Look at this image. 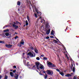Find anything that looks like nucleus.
Instances as JSON below:
<instances>
[{
	"label": "nucleus",
	"mask_w": 79,
	"mask_h": 79,
	"mask_svg": "<svg viewBox=\"0 0 79 79\" xmlns=\"http://www.w3.org/2000/svg\"><path fill=\"white\" fill-rule=\"evenodd\" d=\"M47 77H48V75L46 74H45V75L44 76V78L46 79L47 78Z\"/></svg>",
	"instance_id": "21"
},
{
	"label": "nucleus",
	"mask_w": 79,
	"mask_h": 79,
	"mask_svg": "<svg viewBox=\"0 0 79 79\" xmlns=\"http://www.w3.org/2000/svg\"><path fill=\"white\" fill-rule=\"evenodd\" d=\"M10 71H13V70H12V69H10Z\"/></svg>",
	"instance_id": "55"
},
{
	"label": "nucleus",
	"mask_w": 79,
	"mask_h": 79,
	"mask_svg": "<svg viewBox=\"0 0 79 79\" xmlns=\"http://www.w3.org/2000/svg\"><path fill=\"white\" fill-rule=\"evenodd\" d=\"M10 75L12 77V76H14V74H13V72H11L10 73Z\"/></svg>",
	"instance_id": "12"
},
{
	"label": "nucleus",
	"mask_w": 79,
	"mask_h": 79,
	"mask_svg": "<svg viewBox=\"0 0 79 79\" xmlns=\"http://www.w3.org/2000/svg\"><path fill=\"white\" fill-rule=\"evenodd\" d=\"M16 23L17 24H19V22L18 21H16Z\"/></svg>",
	"instance_id": "42"
},
{
	"label": "nucleus",
	"mask_w": 79,
	"mask_h": 79,
	"mask_svg": "<svg viewBox=\"0 0 79 79\" xmlns=\"http://www.w3.org/2000/svg\"><path fill=\"white\" fill-rule=\"evenodd\" d=\"M24 42H20V44H24Z\"/></svg>",
	"instance_id": "33"
},
{
	"label": "nucleus",
	"mask_w": 79,
	"mask_h": 79,
	"mask_svg": "<svg viewBox=\"0 0 79 79\" xmlns=\"http://www.w3.org/2000/svg\"><path fill=\"white\" fill-rule=\"evenodd\" d=\"M51 35H54V31H53V30H52L51 31Z\"/></svg>",
	"instance_id": "13"
},
{
	"label": "nucleus",
	"mask_w": 79,
	"mask_h": 79,
	"mask_svg": "<svg viewBox=\"0 0 79 79\" xmlns=\"http://www.w3.org/2000/svg\"><path fill=\"white\" fill-rule=\"evenodd\" d=\"M16 72V69H15L14 70H13V72L15 73Z\"/></svg>",
	"instance_id": "41"
},
{
	"label": "nucleus",
	"mask_w": 79,
	"mask_h": 79,
	"mask_svg": "<svg viewBox=\"0 0 79 79\" xmlns=\"http://www.w3.org/2000/svg\"><path fill=\"white\" fill-rule=\"evenodd\" d=\"M41 23H43V21H42V20H41Z\"/></svg>",
	"instance_id": "52"
},
{
	"label": "nucleus",
	"mask_w": 79,
	"mask_h": 79,
	"mask_svg": "<svg viewBox=\"0 0 79 79\" xmlns=\"http://www.w3.org/2000/svg\"><path fill=\"white\" fill-rule=\"evenodd\" d=\"M36 71H37V72H38V70H36Z\"/></svg>",
	"instance_id": "64"
},
{
	"label": "nucleus",
	"mask_w": 79,
	"mask_h": 79,
	"mask_svg": "<svg viewBox=\"0 0 79 79\" xmlns=\"http://www.w3.org/2000/svg\"><path fill=\"white\" fill-rule=\"evenodd\" d=\"M41 56L43 57V56H45L44 55H41Z\"/></svg>",
	"instance_id": "44"
},
{
	"label": "nucleus",
	"mask_w": 79,
	"mask_h": 79,
	"mask_svg": "<svg viewBox=\"0 0 79 79\" xmlns=\"http://www.w3.org/2000/svg\"><path fill=\"white\" fill-rule=\"evenodd\" d=\"M65 76L66 77H71L72 76V75L71 74H66L65 75Z\"/></svg>",
	"instance_id": "8"
},
{
	"label": "nucleus",
	"mask_w": 79,
	"mask_h": 79,
	"mask_svg": "<svg viewBox=\"0 0 79 79\" xmlns=\"http://www.w3.org/2000/svg\"><path fill=\"white\" fill-rule=\"evenodd\" d=\"M28 55H31L32 57H34L35 56V53L33 52V53L31 52H30L28 53Z\"/></svg>",
	"instance_id": "5"
},
{
	"label": "nucleus",
	"mask_w": 79,
	"mask_h": 79,
	"mask_svg": "<svg viewBox=\"0 0 79 79\" xmlns=\"http://www.w3.org/2000/svg\"><path fill=\"white\" fill-rule=\"evenodd\" d=\"M35 15L36 18H37V14H35Z\"/></svg>",
	"instance_id": "36"
},
{
	"label": "nucleus",
	"mask_w": 79,
	"mask_h": 79,
	"mask_svg": "<svg viewBox=\"0 0 79 79\" xmlns=\"http://www.w3.org/2000/svg\"><path fill=\"white\" fill-rule=\"evenodd\" d=\"M2 44H5V41H0V43Z\"/></svg>",
	"instance_id": "26"
},
{
	"label": "nucleus",
	"mask_w": 79,
	"mask_h": 79,
	"mask_svg": "<svg viewBox=\"0 0 79 79\" xmlns=\"http://www.w3.org/2000/svg\"><path fill=\"white\" fill-rule=\"evenodd\" d=\"M73 79H77V77H76V76H74V77H73Z\"/></svg>",
	"instance_id": "31"
},
{
	"label": "nucleus",
	"mask_w": 79,
	"mask_h": 79,
	"mask_svg": "<svg viewBox=\"0 0 79 79\" xmlns=\"http://www.w3.org/2000/svg\"><path fill=\"white\" fill-rule=\"evenodd\" d=\"M15 34H17V33L16 32H15Z\"/></svg>",
	"instance_id": "58"
},
{
	"label": "nucleus",
	"mask_w": 79,
	"mask_h": 79,
	"mask_svg": "<svg viewBox=\"0 0 79 79\" xmlns=\"http://www.w3.org/2000/svg\"><path fill=\"white\" fill-rule=\"evenodd\" d=\"M66 56L67 58V57H68V56L67 55H66Z\"/></svg>",
	"instance_id": "57"
},
{
	"label": "nucleus",
	"mask_w": 79,
	"mask_h": 79,
	"mask_svg": "<svg viewBox=\"0 0 79 79\" xmlns=\"http://www.w3.org/2000/svg\"><path fill=\"white\" fill-rule=\"evenodd\" d=\"M35 64L37 67V69L39 70V66H41L42 65V64L40 63V62H35Z\"/></svg>",
	"instance_id": "3"
},
{
	"label": "nucleus",
	"mask_w": 79,
	"mask_h": 79,
	"mask_svg": "<svg viewBox=\"0 0 79 79\" xmlns=\"http://www.w3.org/2000/svg\"><path fill=\"white\" fill-rule=\"evenodd\" d=\"M12 26L14 27L15 28V29H17V28H18V26L16 25L13 24H12Z\"/></svg>",
	"instance_id": "7"
},
{
	"label": "nucleus",
	"mask_w": 79,
	"mask_h": 79,
	"mask_svg": "<svg viewBox=\"0 0 79 79\" xmlns=\"http://www.w3.org/2000/svg\"><path fill=\"white\" fill-rule=\"evenodd\" d=\"M53 42H54V43H55V44H56V43H58V42L55 40H53Z\"/></svg>",
	"instance_id": "15"
},
{
	"label": "nucleus",
	"mask_w": 79,
	"mask_h": 79,
	"mask_svg": "<svg viewBox=\"0 0 79 79\" xmlns=\"http://www.w3.org/2000/svg\"><path fill=\"white\" fill-rule=\"evenodd\" d=\"M43 73H45V71H43Z\"/></svg>",
	"instance_id": "50"
},
{
	"label": "nucleus",
	"mask_w": 79,
	"mask_h": 79,
	"mask_svg": "<svg viewBox=\"0 0 79 79\" xmlns=\"http://www.w3.org/2000/svg\"><path fill=\"white\" fill-rule=\"evenodd\" d=\"M5 46L7 48H11L13 46V45L11 44H6Z\"/></svg>",
	"instance_id": "6"
},
{
	"label": "nucleus",
	"mask_w": 79,
	"mask_h": 79,
	"mask_svg": "<svg viewBox=\"0 0 79 79\" xmlns=\"http://www.w3.org/2000/svg\"><path fill=\"white\" fill-rule=\"evenodd\" d=\"M43 27V26H41V28H42Z\"/></svg>",
	"instance_id": "63"
},
{
	"label": "nucleus",
	"mask_w": 79,
	"mask_h": 79,
	"mask_svg": "<svg viewBox=\"0 0 79 79\" xmlns=\"http://www.w3.org/2000/svg\"><path fill=\"white\" fill-rule=\"evenodd\" d=\"M1 35L2 36V37H6V36H5V34H3Z\"/></svg>",
	"instance_id": "17"
},
{
	"label": "nucleus",
	"mask_w": 79,
	"mask_h": 79,
	"mask_svg": "<svg viewBox=\"0 0 79 79\" xmlns=\"http://www.w3.org/2000/svg\"><path fill=\"white\" fill-rule=\"evenodd\" d=\"M2 75H0V79H2Z\"/></svg>",
	"instance_id": "45"
},
{
	"label": "nucleus",
	"mask_w": 79,
	"mask_h": 79,
	"mask_svg": "<svg viewBox=\"0 0 79 79\" xmlns=\"http://www.w3.org/2000/svg\"><path fill=\"white\" fill-rule=\"evenodd\" d=\"M14 24L15 25L16 24V25H18V23H16L15 22H14Z\"/></svg>",
	"instance_id": "38"
},
{
	"label": "nucleus",
	"mask_w": 79,
	"mask_h": 79,
	"mask_svg": "<svg viewBox=\"0 0 79 79\" xmlns=\"http://www.w3.org/2000/svg\"><path fill=\"white\" fill-rule=\"evenodd\" d=\"M49 36H47L46 37V39H49Z\"/></svg>",
	"instance_id": "39"
},
{
	"label": "nucleus",
	"mask_w": 79,
	"mask_h": 79,
	"mask_svg": "<svg viewBox=\"0 0 79 79\" xmlns=\"http://www.w3.org/2000/svg\"><path fill=\"white\" fill-rule=\"evenodd\" d=\"M18 11H20L19 9H18Z\"/></svg>",
	"instance_id": "59"
},
{
	"label": "nucleus",
	"mask_w": 79,
	"mask_h": 79,
	"mask_svg": "<svg viewBox=\"0 0 79 79\" xmlns=\"http://www.w3.org/2000/svg\"><path fill=\"white\" fill-rule=\"evenodd\" d=\"M17 4L19 6H20V5H21V2L19 1H18Z\"/></svg>",
	"instance_id": "18"
},
{
	"label": "nucleus",
	"mask_w": 79,
	"mask_h": 79,
	"mask_svg": "<svg viewBox=\"0 0 79 79\" xmlns=\"http://www.w3.org/2000/svg\"><path fill=\"white\" fill-rule=\"evenodd\" d=\"M50 38H54V36H50Z\"/></svg>",
	"instance_id": "34"
},
{
	"label": "nucleus",
	"mask_w": 79,
	"mask_h": 79,
	"mask_svg": "<svg viewBox=\"0 0 79 79\" xmlns=\"http://www.w3.org/2000/svg\"><path fill=\"white\" fill-rule=\"evenodd\" d=\"M43 60H47V58L46 57H44Z\"/></svg>",
	"instance_id": "29"
},
{
	"label": "nucleus",
	"mask_w": 79,
	"mask_h": 79,
	"mask_svg": "<svg viewBox=\"0 0 79 79\" xmlns=\"http://www.w3.org/2000/svg\"><path fill=\"white\" fill-rule=\"evenodd\" d=\"M5 35L6 36H8L10 35V34L9 33H6L5 34Z\"/></svg>",
	"instance_id": "20"
},
{
	"label": "nucleus",
	"mask_w": 79,
	"mask_h": 79,
	"mask_svg": "<svg viewBox=\"0 0 79 79\" xmlns=\"http://www.w3.org/2000/svg\"><path fill=\"white\" fill-rule=\"evenodd\" d=\"M64 62L65 63H66V60H64Z\"/></svg>",
	"instance_id": "51"
},
{
	"label": "nucleus",
	"mask_w": 79,
	"mask_h": 79,
	"mask_svg": "<svg viewBox=\"0 0 79 79\" xmlns=\"http://www.w3.org/2000/svg\"><path fill=\"white\" fill-rule=\"evenodd\" d=\"M67 58L68 60H69V57H67Z\"/></svg>",
	"instance_id": "56"
},
{
	"label": "nucleus",
	"mask_w": 79,
	"mask_h": 79,
	"mask_svg": "<svg viewBox=\"0 0 79 79\" xmlns=\"http://www.w3.org/2000/svg\"><path fill=\"white\" fill-rule=\"evenodd\" d=\"M34 50L35 52L36 53H38V50L37 49V48H35L34 49Z\"/></svg>",
	"instance_id": "10"
},
{
	"label": "nucleus",
	"mask_w": 79,
	"mask_h": 79,
	"mask_svg": "<svg viewBox=\"0 0 79 79\" xmlns=\"http://www.w3.org/2000/svg\"><path fill=\"white\" fill-rule=\"evenodd\" d=\"M19 24L20 25H21V24L19 22Z\"/></svg>",
	"instance_id": "53"
},
{
	"label": "nucleus",
	"mask_w": 79,
	"mask_h": 79,
	"mask_svg": "<svg viewBox=\"0 0 79 79\" xmlns=\"http://www.w3.org/2000/svg\"><path fill=\"white\" fill-rule=\"evenodd\" d=\"M38 16H41V15H42V13H41V12H40L39 13H38Z\"/></svg>",
	"instance_id": "23"
},
{
	"label": "nucleus",
	"mask_w": 79,
	"mask_h": 79,
	"mask_svg": "<svg viewBox=\"0 0 79 79\" xmlns=\"http://www.w3.org/2000/svg\"><path fill=\"white\" fill-rule=\"evenodd\" d=\"M48 64L49 66V67H52V68H54L56 66L55 65L52 63L50 62H49L48 63Z\"/></svg>",
	"instance_id": "4"
},
{
	"label": "nucleus",
	"mask_w": 79,
	"mask_h": 79,
	"mask_svg": "<svg viewBox=\"0 0 79 79\" xmlns=\"http://www.w3.org/2000/svg\"><path fill=\"white\" fill-rule=\"evenodd\" d=\"M45 30L46 31V34L48 35L50 32V25H48V23H47L45 26Z\"/></svg>",
	"instance_id": "1"
},
{
	"label": "nucleus",
	"mask_w": 79,
	"mask_h": 79,
	"mask_svg": "<svg viewBox=\"0 0 79 79\" xmlns=\"http://www.w3.org/2000/svg\"><path fill=\"white\" fill-rule=\"evenodd\" d=\"M76 65H77V66L78 65V63H76Z\"/></svg>",
	"instance_id": "47"
},
{
	"label": "nucleus",
	"mask_w": 79,
	"mask_h": 79,
	"mask_svg": "<svg viewBox=\"0 0 79 79\" xmlns=\"http://www.w3.org/2000/svg\"><path fill=\"white\" fill-rule=\"evenodd\" d=\"M66 30H68V26L67 27L66 29L64 30V31H65V32L66 31Z\"/></svg>",
	"instance_id": "35"
},
{
	"label": "nucleus",
	"mask_w": 79,
	"mask_h": 79,
	"mask_svg": "<svg viewBox=\"0 0 79 79\" xmlns=\"http://www.w3.org/2000/svg\"><path fill=\"white\" fill-rule=\"evenodd\" d=\"M47 73V74H48L49 76H53V71L50 70H48L46 71V73Z\"/></svg>",
	"instance_id": "2"
},
{
	"label": "nucleus",
	"mask_w": 79,
	"mask_h": 79,
	"mask_svg": "<svg viewBox=\"0 0 79 79\" xmlns=\"http://www.w3.org/2000/svg\"><path fill=\"white\" fill-rule=\"evenodd\" d=\"M35 65H34L33 66V68H35Z\"/></svg>",
	"instance_id": "49"
},
{
	"label": "nucleus",
	"mask_w": 79,
	"mask_h": 79,
	"mask_svg": "<svg viewBox=\"0 0 79 79\" xmlns=\"http://www.w3.org/2000/svg\"><path fill=\"white\" fill-rule=\"evenodd\" d=\"M13 67L14 68H15V69L16 68V65L14 66Z\"/></svg>",
	"instance_id": "40"
},
{
	"label": "nucleus",
	"mask_w": 79,
	"mask_h": 79,
	"mask_svg": "<svg viewBox=\"0 0 79 79\" xmlns=\"http://www.w3.org/2000/svg\"><path fill=\"white\" fill-rule=\"evenodd\" d=\"M28 24H29V23H28V21H27V20H26V26H28Z\"/></svg>",
	"instance_id": "19"
},
{
	"label": "nucleus",
	"mask_w": 79,
	"mask_h": 79,
	"mask_svg": "<svg viewBox=\"0 0 79 79\" xmlns=\"http://www.w3.org/2000/svg\"><path fill=\"white\" fill-rule=\"evenodd\" d=\"M76 70V68H75V66H73V73H74L75 72V71Z\"/></svg>",
	"instance_id": "11"
},
{
	"label": "nucleus",
	"mask_w": 79,
	"mask_h": 79,
	"mask_svg": "<svg viewBox=\"0 0 79 79\" xmlns=\"http://www.w3.org/2000/svg\"><path fill=\"white\" fill-rule=\"evenodd\" d=\"M30 48L31 50H34V48H33V47H32V46H31V47H30Z\"/></svg>",
	"instance_id": "25"
},
{
	"label": "nucleus",
	"mask_w": 79,
	"mask_h": 79,
	"mask_svg": "<svg viewBox=\"0 0 79 79\" xmlns=\"http://www.w3.org/2000/svg\"><path fill=\"white\" fill-rule=\"evenodd\" d=\"M25 8V6H24V7H23V8Z\"/></svg>",
	"instance_id": "61"
},
{
	"label": "nucleus",
	"mask_w": 79,
	"mask_h": 79,
	"mask_svg": "<svg viewBox=\"0 0 79 79\" xmlns=\"http://www.w3.org/2000/svg\"><path fill=\"white\" fill-rule=\"evenodd\" d=\"M18 46H19V47H21V46H22V45H21V44H19Z\"/></svg>",
	"instance_id": "37"
},
{
	"label": "nucleus",
	"mask_w": 79,
	"mask_h": 79,
	"mask_svg": "<svg viewBox=\"0 0 79 79\" xmlns=\"http://www.w3.org/2000/svg\"><path fill=\"white\" fill-rule=\"evenodd\" d=\"M56 71H57V72H59V73H60V70H59V69H56Z\"/></svg>",
	"instance_id": "27"
},
{
	"label": "nucleus",
	"mask_w": 79,
	"mask_h": 79,
	"mask_svg": "<svg viewBox=\"0 0 79 79\" xmlns=\"http://www.w3.org/2000/svg\"><path fill=\"white\" fill-rule=\"evenodd\" d=\"M74 64V66H75V64Z\"/></svg>",
	"instance_id": "60"
},
{
	"label": "nucleus",
	"mask_w": 79,
	"mask_h": 79,
	"mask_svg": "<svg viewBox=\"0 0 79 79\" xmlns=\"http://www.w3.org/2000/svg\"><path fill=\"white\" fill-rule=\"evenodd\" d=\"M18 76H19L17 74L16 76H15L14 77H15V79H18Z\"/></svg>",
	"instance_id": "16"
},
{
	"label": "nucleus",
	"mask_w": 79,
	"mask_h": 79,
	"mask_svg": "<svg viewBox=\"0 0 79 79\" xmlns=\"http://www.w3.org/2000/svg\"><path fill=\"white\" fill-rule=\"evenodd\" d=\"M71 69H73V64H71Z\"/></svg>",
	"instance_id": "30"
},
{
	"label": "nucleus",
	"mask_w": 79,
	"mask_h": 79,
	"mask_svg": "<svg viewBox=\"0 0 79 79\" xmlns=\"http://www.w3.org/2000/svg\"><path fill=\"white\" fill-rule=\"evenodd\" d=\"M27 19L28 21H29L30 20V19H29V16H27Z\"/></svg>",
	"instance_id": "32"
},
{
	"label": "nucleus",
	"mask_w": 79,
	"mask_h": 79,
	"mask_svg": "<svg viewBox=\"0 0 79 79\" xmlns=\"http://www.w3.org/2000/svg\"><path fill=\"white\" fill-rule=\"evenodd\" d=\"M36 59L37 60H40V58L39 57H37Z\"/></svg>",
	"instance_id": "28"
},
{
	"label": "nucleus",
	"mask_w": 79,
	"mask_h": 79,
	"mask_svg": "<svg viewBox=\"0 0 79 79\" xmlns=\"http://www.w3.org/2000/svg\"><path fill=\"white\" fill-rule=\"evenodd\" d=\"M56 40H58V41H59V42L60 43V41H59V40H58V39L56 38Z\"/></svg>",
	"instance_id": "46"
},
{
	"label": "nucleus",
	"mask_w": 79,
	"mask_h": 79,
	"mask_svg": "<svg viewBox=\"0 0 79 79\" xmlns=\"http://www.w3.org/2000/svg\"><path fill=\"white\" fill-rule=\"evenodd\" d=\"M21 40L22 42H24V40L23 39H22Z\"/></svg>",
	"instance_id": "48"
},
{
	"label": "nucleus",
	"mask_w": 79,
	"mask_h": 79,
	"mask_svg": "<svg viewBox=\"0 0 79 79\" xmlns=\"http://www.w3.org/2000/svg\"><path fill=\"white\" fill-rule=\"evenodd\" d=\"M17 38H18V36H16V37H15V39H16Z\"/></svg>",
	"instance_id": "43"
},
{
	"label": "nucleus",
	"mask_w": 79,
	"mask_h": 79,
	"mask_svg": "<svg viewBox=\"0 0 79 79\" xmlns=\"http://www.w3.org/2000/svg\"><path fill=\"white\" fill-rule=\"evenodd\" d=\"M43 68L44 67H43L42 65H41V66H40V69H43Z\"/></svg>",
	"instance_id": "22"
},
{
	"label": "nucleus",
	"mask_w": 79,
	"mask_h": 79,
	"mask_svg": "<svg viewBox=\"0 0 79 79\" xmlns=\"http://www.w3.org/2000/svg\"><path fill=\"white\" fill-rule=\"evenodd\" d=\"M29 46H30V47H31V46L30 45H29Z\"/></svg>",
	"instance_id": "62"
},
{
	"label": "nucleus",
	"mask_w": 79,
	"mask_h": 79,
	"mask_svg": "<svg viewBox=\"0 0 79 79\" xmlns=\"http://www.w3.org/2000/svg\"><path fill=\"white\" fill-rule=\"evenodd\" d=\"M59 74H60L62 76H64V73H63L62 72L59 73Z\"/></svg>",
	"instance_id": "9"
},
{
	"label": "nucleus",
	"mask_w": 79,
	"mask_h": 79,
	"mask_svg": "<svg viewBox=\"0 0 79 79\" xmlns=\"http://www.w3.org/2000/svg\"><path fill=\"white\" fill-rule=\"evenodd\" d=\"M8 79V76H7L6 75H5L4 79Z\"/></svg>",
	"instance_id": "24"
},
{
	"label": "nucleus",
	"mask_w": 79,
	"mask_h": 79,
	"mask_svg": "<svg viewBox=\"0 0 79 79\" xmlns=\"http://www.w3.org/2000/svg\"><path fill=\"white\" fill-rule=\"evenodd\" d=\"M9 32V30L8 29L4 31V32Z\"/></svg>",
	"instance_id": "14"
},
{
	"label": "nucleus",
	"mask_w": 79,
	"mask_h": 79,
	"mask_svg": "<svg viewBox=\"0 0 79 79\" xmlns=\"http://www.w3.org/2000/svg\"><path fill=\"white\" fill-rule=\"evenodd\" d=\"M69 79H72V78H71V77H70V78H69Z\"/></svg>",
	"instance_id": "54"
}]
</instances>
